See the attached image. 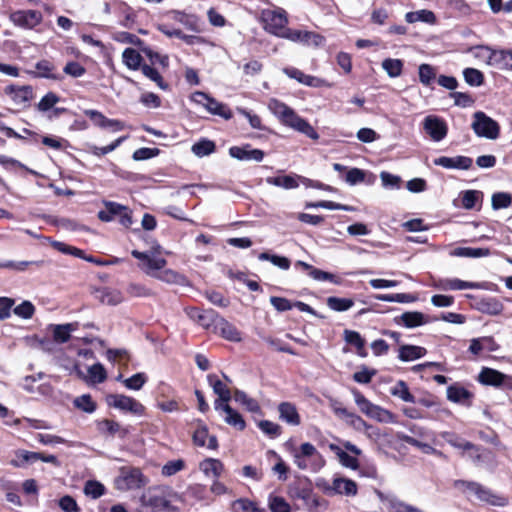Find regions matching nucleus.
I'll use <instances>...</instances> for the list:
<instances>
[{
  "label": "nucleus",
  "instance_id": "nucleus-1",
  "mask_svg": "<svg viewBox=\"0 0 512 512\" xmlns=\"http://www.w3.org/2000/svg\"><path fill=\"white\" fill-rule=\"evenodd\" d=\"M268 108L285 126L305 134L307 137L317 140L319 134L304 118L300 117L292 108L278 99H270Z\"/></svg>",
  "mask_w": 512,
  "mask_h": 512
},
{
  "label": "nucleus",
  "instance_id": "nucleus-2",
  "mask_svg": "<svg viewBox=\"0 0 512 512\" xmlns=\"http://www.w3.org/2000/svg\"><path fill=\"white\" fill-rule=\"evenodd\" d=\"M290 452L294 464L300 470L317 473L325 466L323 455L310 442H304L299 447L292 448Z\"/></svg>",
  "mask_w": 512,
  "mask_h": 512
},
{
  "label": "nucleus",
  "instance_id": "nucleus-3",
  "mask_svg": "<svg viewBox=\"0 0 512 512\" xmlns=\"http://www.w3.org/2000/svg\"><path fill=\"white\" fill-rule=\"evenodd\" d=\"M288 495L293 500H301L308 512H320V509L327 508V501L317 496L308 478L292 483L288 487Z\"/></svg>",
  "mask_w": 512,
  "mask_h": 512
},
{
  "label": "nucleus",
  "instance_id": "nucleus-4",
  "mask_svg": "<svg viewBox=\"0 0 512 512\" xmlns=\"http://www.w3.org/2000/svg\"><path fill=\"white\" fill-rule=\"evenodd\" d=\"M148 480L139 468L124 466L119 469L115 478V487L119 491L140 489L147 484Z\"/></svg>",
  "mask_w": 512,
  "mask_h": 512
},
{
  "label": "nucleus",
  "instance_id": "nucleus-5",
  "mask_svg": "<svg viewBox=\"0 0 512 512\" xmlns=\"http://www.w3.org/2000/svg\"><path fill=\"white\" fill-rule=\"evenodd\" d=\"M260 19L264 30L277 37L283 35L288 24L287 13L283 8L264 9Z\"/></svg>",
  "mask_w": 512,
  "mask_h": 512
},
{
  "label": "nucleus",
  "instance_id": "nucleus-6",
  "mask_svg": "<svg viewBox=\"0 0 512 512\" xmlns=\"http://www.w3.org/2000/svg\"><path fill=\"white\" fill-rule=\"evenodd\" d=\"M456 486L461 487L465 491H468L476 495L479 500L484 501L493 506L503 507L508 503L507 498L501 495L494 494L491 490L477 482L460 480L456 482Z\"/></svg>",
  "mask_w": 512,
  "mask_h": 512
},
{
  "label": "nucleus",
  "instance_id": "nucleus-7",
  "mask_svg": "<svg viewBox=\"0 0 512 512\" xmlns=\"http://www.w3.org/2000/svg\"><path fill=\"white\" fill-rule=\"evenodd\" d=\"M473 118L471 127L477 136L491 140L499 137L500 126L494 119L482 111L475 112Z\"/></svg>",
  "mask_w": 512,
  "mask_h": 512
},
{
  "label": "nucleus",
  "instance_id": "nucleus-8",
  "mask_svg": "<svg viewBox=\"0 0 512 512\" xmlns=\"http://www.w3.org/2000/svg\"><path fill=\"white\" fill-rule=\"evenodd\" d=\"M140 503L151 512H167L171 506L164 491L159 487H150L144 491Z\"/></svg>",
  "mask_w": 512,
  "mask_h": 512
},
{
  "label": "nucleus",
  "instance_id": "nucleus-9",
  "mask_svg": "<svg viewBox=\"0 0 512 512\" xmlns=\"http://www.w3.org/2000/svg\"><path fill=\"white\" fill-rule=\"evenodd\" d=\"M477 381L485 386L502 390H512V376L496 369L483 367L477 376Z\"/></svg>",
  "mask_w": 512,
  "mask_h": 512
},
{
  "label": "nucleus",
  "instance_id": "nucleus-10",
  "mask_svg": "<svg viewBox=\"0 0 512 512\" xmlns=\"http://www.w3.org/2000/svg\"><path fill=\"white\" fill-rule=\"evenodd\" d=\"M192 101L202 105L209 113L222 117L225 120L232 118L229 107L202 91H196L191 96Z\"/></svg>",
  "mask_w": 512,
  "mask_h": 512
},
{
  "label": "nucleus",
  "instance_id": "nucleus-11",
  "mask_svg": "<svg viewBox=\"0 0 512 512\" xmlns=\"http://www.w3.org/2000/svg\"><path fill=\"white\" fill-rule=\"evenodd\" d=\"M9 20L16 26L25 30H33L43 20V14L38 10L22 9L9 14Z\"/></svg>",
  "mask_w": 512,
  "mask_h": 512
},
{
  "label": "nucleus",
  "instance_id": "nucleus-12",
  "mask_svg": "<svg viewBox=\"0 0 512 512\" xmlns=\"http://www.w3.org/2000/svg\"><path fill=\"white\" fill-rule=\"evenodd\" d=\"M107 403L115 409L131 413L135 416H143L145 414V407L143 404L124 394L109 395L107 397Z\"/></svg>",
  "mask_w": 512,
  "mask_h": 512
},
{
  "label": "nucleus",
  "instance_id": "nucleus-13",
  "mask_svg": "<svg viewBox=\"0 0 512 512\" xmlns=\"http://www.w3.org/2000/svg\"><path fill=\"white\" fill-rule=\"evenodd\" d=\"M422 125L425 133L434 142H440L447 136L448 125L443 118L437 115L426 116Z\"/></svg>",
  "mask_w": 512,
  "mask_h": 512
},
{
  "label": "nucleus",
  "instance_id": "nucleus-14",
  "mask_svg": "<svg viewBox=\"0 0 512 512\" xmlns=\"http://www.w3.org/2000/svg\"><path fill=\"white\" fill-rule=\"evenodd\" d=\"M132 256L142 262L141 268L142 270L149 276L155 278L157 273L162 270L167 261L163 257L154 256L147 252H140L138 250H133L131 252Z\"/></svg>",
  "mask_w": 512,
  "mask_h": 512
},
{
  "label": "nucleus",
  "instance_id": "nucleus-15",
  "mask_svg": "<svg viewBox=\"0 0 512 512\" xmlns=\"http://www.w3.org/2000/svg\"><path fill=\"white\" fill-rule=\"evenodd\" d=\"M196 429L192 434L193 444L197 447H206L210 450L218 449V440L215 435H209L207 425L200 419L196 421Z\"/></svg>",
  "mask_w": 512,
  "mask_h": 512
},
{
  "label": "nucleus",
  "instance_id": "nucleus-16",
  "mask_svg": "<svg viewBox=\"0 0 512 512\" xmlns=\"http://www.w3.org/2000/svg\"><path fill=\"white\" fill-rule=\"evenodd\" d=\"M188 317L198 323L205 329L211 326L215 327V324L219 318V315L213 309L203 310L197 307H191L186 309Z\"/></svg>",
  "mask_w": 512,
  "mask_h": 512
},
{
  "label": "nucleus",
  "instance_id": "nucleus-17",
  "mask_svg": "<svg viewBox=\"0 0 512 512\" xmlns=\"http://www.w3.org/2000/svg\"><path fill=\"white\" fill-rule=\"evenodd\" d=\"M214 409L220 413L223 421L227 425L239 431H243L246 428V422L243 416L237 410L232 408L229 403L223 405L218 404Z\"/></svg>",
  "mask_w": 512,
  "mask_h": 512
},
{
  "label": "nucleus",
  "instance_id": "nucleus-18",
  "mask_svg": "<svg viewBox=\"0 0 512 512\" xmlns=\"http://www.w3.org/2000/svg\"><path fill=\"white\" fill-rule=\"evenodd\" d=\"M229 155L239 161L261 162L264 159V151L252 148L250 144L243 146H232L229 148Z\"/></svg>",
  "mask_w": 512,
  "mask_h": 512
},
{
  "label": "nucleus",
  "instance_id": "nucleus-19",
  "mask_svg": "<svg viewBox=\"0 0 512 512\" xmlns=\"http://www.w3.org/2000/svg\"><path fill=\"white\" fill-rule=\"evenodd\" d=\"M357 491V484L353 480L341 477L334 478L331 486L324 487V492L328 495L355 496Z\"/></svg>",
  "mask_w": 512,
  "mask_h": 512
},
{
  "label": "nucleus",
  "instance_id": "nucleus-20",
  "mask_svg": "<svg viewBox=\"0 0 512 512\" xmlns=\"http://www.w3.org/2000/svg\"><path fill=\"white\" fill-rule=\"evenodd\" d=\"M434 165L445 169L469 170L473 165L472 158L458 155L456 157L441 156L433 160Z\"/></svg>",
  "mask_w": 512,
  "mask_h": 512
},
{
  "label": "nucleus",
  "instance_id": "nucleus-21",
  "mask_svg": "<svg viewBox=\"0 0 512 512\" xmlns=\"http://www.w3.org/2000/svg\"><path fill=\"white\" fill-rule=\"evenodd\" d=\"M434 287L442 291H456L465 289H480L482 288V285L477 282L464 281L458 278H445L435 281Z\"/></svg>",
  "mask_w": 512,
  "mask_h": 512
},
{
  "label": "nucleus",
  "instance_id": "nucleus-22",
  "mask_svg": "<svg viewBox=\"0 0 512 512\" xmlns=\"http://www.w3.org/2000/svg\"><path fill=\"white\" fill-rule=\"evenodd\" d=\"M207 381L212 387L213 392L218 395V398L214 401V408H216V405L218 404L223 405L230 402L232 398L231 391L228 386L217 377V375H207Z\"/></svg>",
  "mask_w": 512,
  "mask_h": 512
},
{
  "label": "nucleus",
  "instance_id": "nucleus-23",
  "mask_svg": "<svg viewBox=\"0 0 512 512\" xmlns=\"http://www.w3.org/2000/svg\"><path fill=\"white\" fill-rule=\"evenodd\" d=\"M5 94L8 95L15 104L25 105L33 98V89L29 85H8L5 88Z\"/></svg>",
  "mask_w": 512,
  "mask_h": 512
},
{
  "label": "nucleus",
  "instance_id": "nucleus-24",
  "mask_svg": "<svg viewBox=\"0 0 512 512\" xmlns=\"http://www.w3.org/2000/svg\"><path fill=\"white\" fill-rule=\"evenodd\" d=\"M95 298L102 304L116 306L124 301L123 293L115 288L102 287L94 291Z\"/></svg>",
  "mask_w": 512,
  "mask_h": 512
},
{
  "label": "nucleus",
  "instance_id": "nucleus-25",
  "mask_svg": "<svg viewBox=\"0 0 512 512\" xmlns=\"http://www.w3.org/2000/svg\"><path fill=\"white\" fill-rule=\"evenodd\" d=\"M214 328L227 341H242V333L237 329L235 325L228 322L223 317L219 316Z\"/></svg>",
  "mask_w": 512,
  "mask_h": 512
},
{
  "label": "nucleus",
  "instance_id": "nucleus-26",
  "mask_svg": "<svg viewBox=\"0 0 512 512\" xmlns=\"http://www.w3.org/2000/svg\"><path fill=\"white\" fill-rule=\"evenodd\" d=\"M169 14L174 21L183 25L186 29L195 33L202 31L200 20L196 15L187 14L179 10H172Z\"/></svg>",
  "mask_w": 512,
  "mask_h": 512
},
{
  "label": "nucleus",
  "instance_id": "nucleus-27",
  "mask_svg": "<svg viewBox=\"0 0 512 512\" xmlns=\"http://www.w3.org/2000/svg\"><path fill=\"white\" fill-rule=\"evenodd\" d=\"M279 418L292 426H298L301 423L300 415L294 404L282 402L278 406Z\"/></svg>",
  "mask_w": 512,
  "mask_h": 512
},
{
  "label": "nucleus",
  "instance_id": "nucleus-28",
  "mask_svg": "<svg viewBox=\"0 0 512 512\" xmlns=\"http://www.w3.org/2000/svg\"><path fill=\"white\" fill-rule=\"evenodd\" d=\"M36 71L29 72L35 78H45L52 80H60L61 76L56 73V68L48 60H40L35 64Z\"/></svg>",
  "mask_w": 512,
  "mask_h": 512
},
{
  "label": "nucleus",
  "instance_id": "nucleus-29",
  "mask_svg": "<svg viewBox=\"0 0 512 512\" xmlns=\"http://www.w3.org/2000/svg\"><path fill=\"white\" fill-rule=\"evenodd\" d=\"M427 354L426 348L417 345H402L398 350V358L403 362H410L424 357Z\"/></svg>",
  "mask_w": 512,
  "mask_h": 512
},
{
  "label": "nucleus",
  "instance_id": "nucleus-30",
  "mask_svg": "<svg viewBox=\"0 0 512 512\" xmlns=\"http://www.w3.org/2000/svg\"><path fill=\"white\" fill-rule=\"evenodd\" d=\"M492 67L499 70L512 71V49H496Z\"/></svg>",
  "mask_w": 512,
  "mask_h": 512
},
{
  "label": "nucleus",
  "instance_id": "nucleus-31",
  "mask_svg": "<svg viewBox=\"0 0 512 512\" xmlns=\"http://www.w3.org/2000/svg\"><path fill=\"white\" fill-rule=\"evenodd\" d=\"M200 470L206 476H213L214 478H219L223 471L224 465L219 459L215 458H207L203 460L199 465Z\"/></svg>",
  "mask_w": 512,
  "mask_h": 512
},
{
  "label": "nucleus",
  "instance_id": "nucleus-32",
  "mask_svg": "<svg viewBox=\"0 0 512 512\" xmlns=\"http://www.w3.org/2000/svg\"><path fill=\"white\" fill-rule=\"evenodd\" d=\"M235 402L244 406L245 409L251 413H260L261 407L258 401L254 398L249 397L244 391L235 389L233 393Z\"/></svg>",
  "mask_w": 512,
  "mask_h": 512
},
{
  "label": "nucleus",
  "instance_id": "nucleus-33",
  "mask_svg": "<svg viewBox=\"0 0 512 512\" xmlns=\"http://www.w3.org/2000/svg\"><path fill=\"white\" fill-rule=\"evenodd\" d=\"M155 278L167 284L185 286L188 283L187 278L183 274H180L172 269L163 268L162 270L159 271V273H157Z\"/></svg>",
  "mask_w": 512,
  "mask_h": 512
},
{
  "label": "nucleus",
  "instance_id": "nucleus-34",
  "mask_svg": "<svg viewBox=\"0 0 512 512\" xmlns=\"http://www.w3.org/2000/svg\"><path fill=\"white\" fill-rule=\"evenodd\" d=\"M77 323H67L53 325V338L57 343H66L71 337V333L77 329Z\"/></svg>",
  "mask_w": 512,
  "mask_h": 512
},
{
  "label": "nucleus",
  "instance_id": "nucleus-35",
  "mask_svg": "<svg viewBox=\"0 0 512 512\" xmlns=\"http://www.w3.org/2000/svg\"><path fill=\"white\" fill-rule=\"evenodd\" d=\"M344 340L354 346L356 348V352L361 357L367 356V351L365 349V340L362 338L360 333L353 330H345L344 331Z\"/></svg>",
  "mask_w": 512,
  "mask_h": 512
},
{
  "label": "nucleus",
  "instance_id": "nucleus-36",
  "mask_svg": "<svg viewBox=\"0 0 512 512\" xmlns=\"http://www.w3.org/2000/svg\"><path fill=\"white\" fill-rule=\"evenodd\" d=\"M302 177L300 176H292V175H284L277 177H267L266 182L270 185H274L277 187H281L284 189H294L299 186L298 180Z\"/></svg>",
  "mask_w": 512,
  "mask_h": 512
},
{
  "label": "nucleus",
  "instance_id": "nucleus-37",
  "mask_svg": "<svg viewBox=\"0 0 512 512\" xmlns=\"http://www.w3.org/2000/svg\"><path fill=\"white\" fill-rule=\"evenodd\" d=\"M452 256L466 258H481L490 255L488 248L457 247L451 253Z\"/></svg>",
  "mask_w": 512,
  "mask_h": 512
},
{
  "label": "nucleus",
  "instance_id": "nucleus-38",
  "mask_svg": "<svg viewBox=\"0 0 512 512\" xmlns=\"http://www.w3.org/2000/svg\"><path fill=\"white\" fill-rule=\"evenodd\" d=\"M400 320L407 328L419 327L428 322L427 317L418 311L405 312L400 316Z\"/></svg>",
  "mask_w": 512,
  "mask_h": 512
},
{
  "label": "nucleus",
  "instance_id": "nucleus-39",
  "mask_svg": "<svg viewBox=\"0 0 512 512\" xmlns=\"http://www.w3.org/2000/svg\"><path fill=\"white\" fill-rule=\"evenodd\" d=\"M232 512H266L264 508L258 507L257 503L247 498H239L231 503Z\"/></svg>",
  "mask_w": 512,
  "mask_h": 512
},
{
  "label": "nucleus",
  "instance_id": "nucleus-40",
  "mask_svg": "<svg viewBox=\"0 0 512 512\" xmlns=\"http://www.w3.org/2000/svg\"><path fill=\"white\" fill-rule=\"evenodd\" d=\"M405 20L408 23L424 22L428 24H434L436 22V16L432 11L422 9L406 13Z\"/></svg>",
  "mask_w": 512,
  "mask_h": 512
},
{
  "label": "nucleus",
  "instance_id": "nucleus-41",
  "mask_svg": "<svg viewBox=\"0 0 512 512\" xmlns=\"http://www.w3.org/2000/svg\"><path fill=\"white\" fill-rule=\"evenodd\" d=\"M471 393L459 385H451L447 388V398L454 403H465L471 398Z\"/></svg>",
  "mask_w": 512,
  "mask_h": 512
},
{
  "label": "nucleus",
  "instance_id": "nucleus-42",
  "mask_svg": "<svg viewBox=\"0 0 512 512\" xmlns=\"http://www.w3.org/2000/svg\"><path fill=\"white\" fill-rule=\"evenodd\" d=\"M390 393L404 402L415 403V397L410 393L407 383L403 380L397 381L390 388Z\"/></svg>",
  "mask_w": 512,
  "mask_h": 512
},
{
  "label": "nucleus",
  "instance_id": "nucleus-43",
  "mask_svg": "<svg viewBox=\"0 0 512 512\" xmlns=\"http://www.w3.org/2000/svg\"><path fill=\"white\" fill-rule=\"evenodd\" d=\"M123 63L130 70H138L141 68L142 56L134 48H126L122 53Z\"/></svg>",
  "mask_w": 512,
  "mask_h": 512
},
{
  "label": "nucleus",
  "instance_id": "nucleus-44",
  "mask_svg": "<svg viewBox=\"0 0 512 512\" xmlns=\"http://www.w3.org/2000/svg\"><path fill=\"white\" fill-rule=\"evenodd\" d=\"M326 304L329 309L335 312H345L354 306V300L351 298L330 296L327 298Z\"/></svg>",
  "mask_w": 512,
  "mask_h": 512
},
{
  "label": "nucleus",
  "instance_id": "nucleus-45",
  "mask_svg": "<svg viewBox=\"0 0 512 512\" xmlns=\"http://www.w3.org/2000/svg\"><path fill=\"white\" fill-rule=\"evenodd\" d=\"M216 145L213 141L203 138L198 142L194 143L191 147V151L197 157H205L215 152Z\"/></svg>",
  "mask_w": 512,
  "mask_h": 512
},
{
  "label": "nucleus",
  "instance_id": "nucleus-46",
  "mask_svg": "<svg viewBox=\"0 0 512 512\" xmlns=\"http://www.w3.org/2000/svg\"><path fill=\"white\" fill-rule=\"evenodd\" d=\"M472 52H473V55L475 56V58L483 61L488 66L492 67L496 49H493L486 45H478V46H475L472 48Z\"/></svg>",
  "mask_w": 512,
  "mask_h": 512
},
{
  "label": "nucleus",
  "instance_id": "nucleus-47",
  "mask_svg": "<svg viewBox=\"0 0 512 512\" xmlns=\"http://www.w3.org/2000/svg\"><path fill=\"white\" fill-rule=\"evenodd\" d=\"M464 451L466 452L468 458L475 464L480 465L483 462H485L488 458L489 452L481 447L477 446L472 443V447L465 448Z\"/></svg>",
  "mask_w": 512,
  "mask_h": 512
},
{
  "label": "nucleus",
  "instance_id": "nucleus-48",
  "mask_svg": "<svg viewBox=\"0 0 512 512\" xmlns=\"http://www.w3.org/2000/svg\"><path fill=\"white\" fill-rule=\"evenodd\" d=\"M369 417L378 422H381V423H395L396 422V417L391 411H389L379 405H376V404H375L374 408L372 409Z\"/></svg>",
  "mask_w": 512,
  "mask_h": 512
},
{
  "label": "nucleus",
  "instance_id": "nucleus-49",
  "mask_svg": "<svg viewBox=\"0 0 512 512\" xmlns=\"http://www.w3.org/2000/svg\"><path fill=\"white\" fill-rule=\"evenodd\" d=\"M375 299L383 302H396V303H411L416 300V297L407 293L395 294H377Z\"/></svg>",
  "mask_w": 512,
  "mask_h": 512
},
{
  "label": "nucleus",
  "instance_id": "nucleus-50",
  "mask_svg": "<svg viewBox=\"0 0 512 512\" xmlns=\"http://www.w3.org/2000/svg\"><path fill=\"white\" fill-rule=\"evenodd\" d=\"M418 74H419V81L424 86H430L431 83L436 78V70H435V68L432 65L426 64V63H423V64H421L419 66Z\"/></svg>",
  "mask_w": 512,
  "mask_h": 512
},
{
  "label": "nucleus",
  "instance_id": "nucleus-51",
  "mask_svg": "<svg viewBox=\"0 0 512 512\" xmlns=\"http://www.w3.org/2000/svg\"><path fill=\"white\" fill-rule=\"evenodd\" d=\"M463 77L465 82L473 87L481 86L484 82L483 73L475 68H465L463 70Z\"/></svg>",
  "mask_w": 512,
  "mask_h": 512
},
{
  "label": "nucleus",
  "instance_id": "nucleus-52",
  "mask_svg": "<svg viewBox=\"0 0 512 512\" xmlns=\"http://www.w3.org/2000/svg\"><path fill=\"white\" fill-rule=\"evenodd\" d=\"M440 436L442 437V439H444L448 444H450L454 448L461 449L464 451L465 448L472 447L471 442L462 439L461 437H459L458 435H456L453 432L445 431V432H442L440 434Z\"/></svg>",
  "mask_w": 512,
  "mask_h": 512
},
{
  "label": "nucleus",
  "instance_id": "nucleus-53",
  "mask_svg": "<svg viewBox=\"0 0 512 512\" xmlns=\"http://www.w3.org/2000/svg\"><path fill=\"white\" fill-rule=\"evenodd\" d=\"M492 208L494 210L505 209L512 204V195L508 192H496L491 198Z\"/></svg>",
  "mask_w": 512,
  "mask_h": 512
},
{
  "label": "nucleus",
  "instance_id": "nucleus-54",
  "mask_svg": "<svg viewBox=\"0 0 512 512\" xmlns=\"http://www.w3.org/2000/svg\"><path fill=\"white\" fill-rule=\"evenodd\" d=\"M382 68L391 78H396L402 73L403 63L400 59L387 58L382 62Z\"/></svg>",
  "mask_w": 512,
  "mask_h": 512
},
{
  "label": "nucleus",
  "instance_id": "nucleus-55",
  "mask_svg": "<svg viewBox=\"0 0 512 512\" xmlns=\"http://www.w3.org/2000/svg\"><path fill=\"white\" fill-rule=\"evenodd\" d=\"M102 425L110 435H117L122 439L125 438L130 432L129 427H123L118 422L113 420L106 419L102 422Z\"/></svg>",
  "mask_w": 512,
  "mask_h": 512
},
{
  "label": "nucleus",
  "instance_id": "nucleus-56",
  "mask_svg": "<svg viewBox=\"0 0 512 512\" xmlns=\"http://www.w3.org/2000/svg\"><path fill=\"white\" fill-rule=\"evenodd\" d=\"M352 394L354 397V401L360 411L364 413L366 416L369 417L372 409L374 408L375 404H373L371 401H369L359 390L352 389Z\"/></svg>",
  "mask_w": 512,
  "mask_h": 512
},
{
  "label": "nucleus",
  "instance_id": "nucleus-57",
  "mask_svg": "<svg viewBox=\"0 0 512 512\" xmlns=\"http://www.w3.org/2000/svg\"><path fill=\"white\" fill-rule=\"evenodd\" d=\"M142 51L150 60L152 65L158 64L163 68H167L169 66V57L167 55L154 51L152 48L149 47L143 48Z\"/></svg>",
  "mask_w": 512,
  "mask_h": 512
},
{
  "label": "nucleus",
  "instance_id": "nucleus-58",
  "mask_svg": "<svg viewBox=\"0 0 512 512\" xmlns=\"http://www.w3.org/2000/svg\"><path fill=\"white\" fill-rule=\"evenodd\" d=\"M16 457L18 461H12V464L16 467L22 466L24 463H34L41 458V453L32 452L27 450L16 451Z\"/></svg>",
  "mask_w": 512,
  "mask_h": 512
},
{
  "label": "nucleus",
  "instance_id": "nucleus-59",
  "mask_svg": "<svg viewBox=\"0 0 512 512\" xmlns=\"http://www.w3.org/2000/svg\"><path fill=\"white\" fill-rule=\"evenodd\" d=\"M268 506L271 512H290L289 503L281 496L270 495L268 498Z\"/></svg>",
  "mask_w": 512,
  "mask_h": 512
},
{
  "label": "nucleus",
  "instance_id": "nucleus-60",
  "mask_svg": "<svg viewBox=\"0 0 512 512\" xmlns=\"http://www.w3.org/2000/svg\"><path fill=\"white\" fill-rule=\"evenodd\" d=\"M90 382L94 384L103 383L107 378V373L101 363H96L88 368Z\"/></svg>",
  "mask_w": 512,
  "mask_h": 512
},
{
  "label": "nucleus",
  "instance_id": "nucleus-61",
  "mask_svg": "<svg viewBox=\"0 0 512 512\" xmlns=\"http://www.w3.org/2000/svg\"><path fill=\"white\" fill-rule=\"evenodd\" d=\"M482 192L477 190H466L462 193L461 202L465 209L475 208L477 202L481 199Z\"/></svg>",
  "mask_w": 512,
  "mask_h": 512
},
{
  "label": "nucleus",
  "instance_id": "nucleus-62",
  "mask_svg": "<svg viewBox=\"0 0 512 512\" xmlns=\"http://www.w3.org/2000/svg\"><path fill=\"white\" fill-rule=\"evenodd\" d=\"M140 69L143 75L155 82L159 88L163 90L167 89L168 85L164 82L162 76L155 68L147 64H143Z\"/></svg>",
  "mask_w": 512,
  "mask_h": 512
},
{
  "label": "nucleus",
  "instance_id": "nucleus-63",
  "mask_svg": "<svg viewBox=\"0 0 512 512\" xmlns=\"http://www.w3.org/2000/svg\"><path fill=\"white\" fill-rule=\"evenodd\" d=\"M186 467V463L182 459L168 461L163 465L161 473L163 476L170 477L182 471Z\"/></svg>",
  "mask_w": 512,
  "mask_h": 512
},
{
  "label": "nucleus",
  "instance_id": "nucleus-64",
  "mask_svg": "<svg viewBox=\"0 0 512 512\" xmlns=\"http://www.w3.org/2000/svg\"><path fill=\"white\" fill-rule=\"evenodd\" d=\"M74 406L86 413H92L96 409V404L92 400L91 396L89 394H83L73 401Z\"/></svg>",
  "mask_w": 512,
  "mask_h": 512
}]
</instances>
